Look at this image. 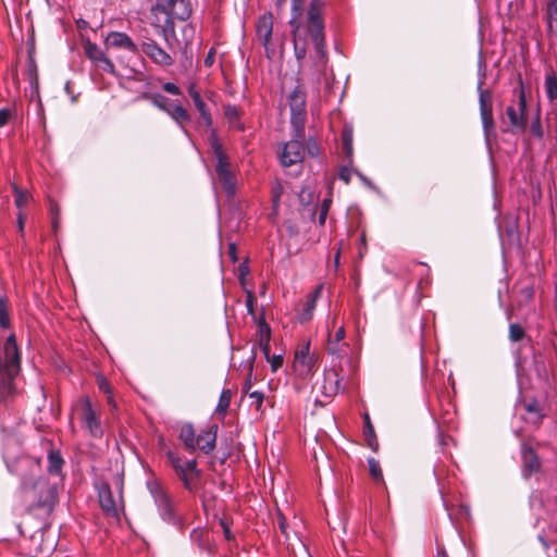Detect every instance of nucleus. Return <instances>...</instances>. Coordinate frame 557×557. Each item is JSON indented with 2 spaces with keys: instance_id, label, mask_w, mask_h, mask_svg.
<instances>
[{
  "instance_id": "f257e3e1",
  "label": "nucleus",
  "mask_w": 557,
  "mask_h": 557,
  "mask_svg": "<svg viewBox=\"0 0 557 557\" xmlns=\"http://www.w3.org/2000/svg\"><path fill=\"white\" fill-rule=\"evenodd\" d=\"M322 3L320 0H311L306 22L297 20V14L290 16L289 25L294 38V50L297 60H302L307 53L308 39L314 46L320 60L325 57L324 24L321 15Z\"/></svg>"
},
{
  "instance_id": "f03ea898",
  "label": "nucleus",
  "mask_w": 557,
  "mask_h": 557,
  "mask_svg": "<svg viewBox=\"0 0 557 557\" xmlns=\"http://www.w3.org/2000/svg\"><path fill=\"white\" fill-rule=\"evenodd\" d=\"M346 330L342 325L335 332L334 336H330L327 350L331 357V368L325 372L323 382V393L327 396L337 394L339 391H344L345 386H342L344 381V367L348 364L346 358L347 344L342 343L345 339Z\"/></svg>"
},
{
  "instance_id": "7ed1b4c3",
  "label": "nucleus",
  "mask_w": 557,
  "mask_h": 557,
  "mask_svg": "<svg viewBox=\"0 0 557 557\" xmlns=\"http://www.w3.org/2000/svg\"><path fill=\"white\" fill-rule=\"evenodd\" d=\"M18 492L29 509L51 511L58 499L57 487L42 475L32 482L24 481Z\"/></svg>"
},
{
  "instance_id": "20e7f679",
  "label": "nucleus",
  "mask_w": 557,
  "mask_h": 557,
  "mask_svg": "<svg viewBox=\"0 0 557 557\" xmlns=\"http://www.w3.org/2000/svg\"><path fill=\"white\" fill-rule=\"evenodd\" d=\"M4 357L0 358V400L13 393V380L21 368V357L14 334H10L4 343Z\"/></svg>"
},
{
  "instance_id": "39448f33",
  "label": "nucleus",
  "mask_w": 557,
  "mask_h": 557,
  "mask_svg": "<svg viewBox=\"0 0 557 557\" xmlns=\"http://www.w3.org/2000/svg\"><path fill=\"white\" fill-rule=\"evenodd\" d=\"M146 487L153 499L159 517L168 524L180 530L184 529L183 518L177 513L172 498L157 479H149Z\"/></svg>"
},
{
  "instance_id": "423d86ee",
  "label": "nucleus",
  "mask_w": 557,
  "mask_h": 557,
  "mask_svg": "<svg viewBox=\"0 0 557 557\" xmlns=\"http://www.w3.org/2000/svg\"><path fill=\"white\" fill-rule=\"evenodd\" d=\"M210 147L216 161L214 168L216 177L226 196L232 198L236 194L237 178L234 171L231 169L228 156L225 153L215 133L210 137Z\"/></svg>"
},
{
  "instance_id": "0eeeda50",
  "label": "nucleus",
  "mask_w": 557,
  "mask_h": 557,
  "mask_svg": "<svg viewBox=\"0 0 557 557\" xmlns=\"http://www.w3.org/2000/svg\"><path fill=\"white\" fill-rule=\"evenodd\" d=\"M165 456L184 487L188 492L195 493L197 491L196 481L200 478V470L197 467L196 459H184L172 449H168Z\"/></svg>"
},
{
  "instance_id": "6e6552de",
  "label": "nucleus",
  "mask_w": 557,
  "mask_h": 557,
  "mask_svg": "<svg viewBox=\"0 0 557 557\" xmlns=\"http://www.w3.org/2000/svg\"><path fill=\"white\" fill-rule=\"evenodd\" d=\"M153 11L165 14L164 33H174L173 20L186 21L193 12L190 0H157Z\"/></svg>"
},
{
  "instance_id": "1a4fd4ad",
  "label": "nucleus",
  "mask_w": 557,
  "mask_h": 557,
  "mask_svg": "<svg viewBox=\"0 0 557 557\" xmlns=\"http://www.w3.org/2000/svg\"><path fill=\"white\" fill-rule=\"evenodd\" d=\"M114 484L117 497L113 495L111 486L107 482H100L97 485L98 499L99 505L106 515L119 518L120 512L123 510V476L116 474L114 478Z\"/></svg>"
},
{
  "instance_id": "9d476101",
  "label": "nucleus",
  "mask_w": 557,
  "mask_h": 557,
  "mask_svg": "<svg viewBox=\"0 0 557 557\" xmlns=\"http://www.w3.org/2000/svg\"><path fill=\"white\" fill-rule=\"evenodd\" d=\"M3 459L9 472L20 478V484L41 476V465L38 458L28 455L11 458L8 453H3Z\"/></svg>"
},
{
  "instance_id": "9b49d317",
  "label": "nucleus",
  "mask_w": 557,
  "mask_h": 557,
  "mask_svg": "<svg viewBox=\"0 0 557 557\" xmlns=\"http://www.w3.org/2000/svg\"><path fill=\"white\" fill-rule=\"evenodd\" d=\"M484 62L480 60L479 62V82H478V92H479V104H480V115L483 126V132L485 139L488 141L490 136L495 131V124L493 119V102H492V92L487 89H483V85L485 82V71H484Z\"/></svg>"
},
{
  "instance_id": "f8f14e48",
  "label": "nucleus",
  "mask_w": 557,
  "mask_h": 557,
  "mask_svg": "<svg viewBox=\"0 0 557 557\" xmlns=\"http://www.w3.org/2000/svg\"><path fill=\"white\" fill-rule=\"evenodd\" d=\"M517 99L506 108V115L513 133H523L527 128V99L523 83L515 90Z\"/></svg>"
},
{
  "instance_id": "ddd939ff",
  "label": "nucleus",
  "mask_w": 557,
  "mask_h": 557,
  "mask_svg": "<svg viewBox=\"0 0 557 557\" xmlns=\"http://www.w3.org/2000/svg\"><path fill=\"white\" fill-rule=\"evenodd\" d=\"M297 129L293 128L292 139L283 144L280 152V162L282 166L287 168L293 164L299 163L305 158V128H302L301 136H297Z\"/></svg>"
},
{
  "instance_id": "4468645a",
  "label": "nucleus",
  "mask_w": 557,
  "mask_h": 557,
  "mask_svg": "<svg viewBox=\"0 0 557 557\" xmlns=\"http://www.w3.org/2000/svg\"><path fill=\"white\" fill-rule=\"evenodd\" d=\"M290 125L297 129L300 137L306 122V94L300 86H296L289 95Z\"/></svg>"
},
{
  "instance_id": "2eb2a0df",
  "label": "nucleus",
  "mask_w": 557,
  "mask_h": 557,
  "mask_svg": "<svg viewBox=\"0 0 557 557\" xmlns=\"http://www.w3.org/2000/svg\"><path fill=\"white\" fill-rule=\"evenodd\" d=\"M83 426L88 431L90 436L100 438L103 435L101 422L96 411L92 409L89 397L83 398Z\"/></svg>"
},
{
  "instance_id": "dca6fc26",
  "label": "nucleus",
  "mask_w": 557,
  "mask_h": 557,
  "mask_svg": "<svg viewBox=\"0 0 557 557\" xmlns=\"http://www.w3.org/2000/svg\"><path fill=\"white\" fill-rule=\"evenodd\" d=\"M141 51L157 65L168 67L174 63L171 54L168 53L152 39L141 44Z\"/></svg>"
},
{
  "instance_id": "f3484780",
  "label": "nucleus",
  "mask_w": 557,
  "mask_h": 557,
  "mask_svg": "<svg viewBox=\"0 0 557 557\" xmlns=\"http://www.w3.org/2000/svg\"><path fill=\"white\" fill-rule=\"evenodd\" d=\"M314 366L313 356L310 354L309 343L296 350L293 368L300 377H307Z\"/></svg>"
},
{
  "instance_id": "a211bd4d",
  "label": "nucleus",
  "mask_w": 557,
  "mask_h": 557,
  "mask_svg": "<svg viewBox=\"0 0 557 557\" xmlns=\"http://www.w3.org/2000/svg\"><path fill=\"white\" fill-rule=\"evenodd\" d=\"M522 476L529 479L533 473L540 471L541 461L534 449L528 444L521 445Z\"/></svg>"
},
{
  "instance_id": "6ab92c4d",
  "label": "nucleus",
  "mask_w": 557,
  "mask_h": 557,
  "mask_svg": "<svg viewBox=\"0 0 557 557\" xmlns=\"http://www.w3.org/2000/svg\"><path fill=\"white\" fill-rule=\"evenodd\" d=\"M216 434V424H211L206 429H202L199 434L196 435L197 448H199L206 455L212 453L215 448Z\"/></svg>"
},
{
  "instance_id": "aec40b11",
  "label": "nucleus",
  "mask_w": 557,
  "mask_h": 557,
  "mask_svg": "<svg viewBox=\"0 0 557 557\" xmlns=\"http://www.w3.org/2000/svg\"><path fill=\"white\" fill-rule=\"evenodd\" d=\"M187 91H188V95L191 98L196 109L198 110L199 115H200L201 120L203 121L205 125L207 127H211L212 126L211 113H210L206 102L201 98V95H200L199 90L197 89L196 84L190 83L188 85Z\"/></svg>"
},
{
  "instance_id": "412c9836",
  "label": "nucleus",
  "mask_w": 557,
  "mask_h": 557,
  "mask_svg": "<svg viewBox=\"0 0 557 557\" xmlns=\"http://www.w3.org/2000/svg\"><path fill=\"white\" fill-rule=\"evenodd\" d=\"M107 45L127 50L132 53H137L139 51L138 46L133 41V39L127 34L121 32H111L107 37Z\"/></svg>"
},
{
  "instance_id": "4be33fe9",
  "label": "nucleus",
  "mask_w": 557,
  "mask_h": 557,
  "mask_svg": "<svg viewBox=\"0 0 557 557\" xmlns=\"http://www.w3.org/2000/svg\"><path fill=\"white\" fill-rule=\"evenodd\" d=\"M273 30V17L270 12L264 13L258 18L256 34L258 39L262 42L264 47L271 41Z\"/></svg>"
},
{
  "instance_id": "5701e85b",
  "label": "nucleus",
  "mask_w": 557,
  "mask_h": 557,
  "mask_svg": "<svg viewBox=\"0 0 557 557\" xmlns=\"http://www.w3.org/2000/svg\"><path fill=\"white\" fill-rule=\"evenodd\" d=\"M323 285H319L313 290V293L308 296L302 305V309L297 313V319L300 323H305L312 318L315 308V301L323 294Z\"/></svg>"
},
{
  "instance_id": "b1692460",
  "label": "nucleus",
  "mask_w": 557,
  "mask_h": 557,
  "mask_svg": "<svg viewBox=\"0 0 557 557\" xmlns=\"http://www.w3.org/2000/svg\"><path fill=\"white\" fill-rule=\"evenodd\" d=\"M166 114L175 121L180 129L188 136L189 133L187 128L184 126V123L190 122V114L187 110L180 103H172Z\"/></svg>"
},
{
  "instance_id": "393cba45",
  "label": "nucleus",
  "mask_w": 557,
  "mask_h": 557,
  "mask_svg": "<svg viewBox=\"0 0 557 557\" xmlns=\"http://www.w3.org/2000/svg\"><path fill=\"white\" fill-rule=\"evenodd\" d=\"M189 537L200 552L212 553V541L208 531L195 528L191 530Z\"/></svg>"
},
{
  "instance_id": "a878e982",
  "label": "nucleus",
  "mask_w": 557,
  "mask_h": 557,
  "mask_svg": "<svg viewBox=\"0 0 557 557\" xmlns=\"http://www.w3.org/2000/svg\"><path fill=\"white\" fill-rule=\"evenodd\" d=\"M178 437L188 451L194 453L197 449L196 433L191 423H185L182 425Z\"/></svg>"
},
{
  "instance_id": "bb28decb",
  "label": "nucleus",
  "mask_w": 557,
  "mask_h": 557,
  "mask_svg": "<svg viewBox=\"0 0 557 557\" xmlns=\"http://www.w3.org/2000/svg\"><path fill=\"white\" fill-rule=\"evenodd\" d=\"M545 18L548 35L557 38V0L547 2Z\"/></svg>"
},
{
  "instance_id": "cd10ccee",
  "label": "nucleus",
  "mask_w": 557,
  "mask_h": 557,
  "mask_svg": "<svg viewBox=\"0 0 557 557\" xmlns=\"http://www.w3.org/2000/svg\"><path fill=\"white\" fill-rule=\"evenodd\" d=\"M300 205L311 214L314 215L317 211V206L314 203L315 195L314 190L305 186L300 189L298 194Z\"/></svg>"
},
{
  "instance_id": "c85d7f7f",
  "label": "nucleus",
  "mask_w": 557,
  "mask_h": 557,
  "mask_svg": "<svg viewBox=\"0 0 557 557\" xmlns=\"http://www.w3.org/2000/svg\"><path fill=\"white\" fill-rule=\"evenodd\" d=\"M48 471L50 474L59 475L62 471L64 460L59 450L51 449L47 456Z\"/></svg>"
},
{
  "instance_id": "c756f323",
  "label": "nucleus",
  "mask_w": 557,
  "mask_h": 557,
  "mask_svg": "<svg viewBox=\"0 0 557 557\" xmlns=\"http://www.w3.org/2000/svg\"><path fill=\"white\" fill-rule=\"evenodd\" d=\"M364 437L367 441L368 446L373 450L376 451L379 448L377 440L374 435L373 426L370 422V417L368 413H364Z\"/></svg>"
},
{
  "instance_id": "7c9ffc66",
  "label": "nucleus",
  "mask_w": 557,
  "mask_h": 557,
  "mask_svg": "<svg viewBox=\"0 0 557 557\" xmlns=\"http://www.w3.org/2000/svg\"><path fill=\"white\" fill-rule=\"evenodd\" d=\"M544 89L549 101L557 100V76L555 73L546 74Z\"/></svg>"
},
{
  "instance_id": "2f4dec72",
  "label": "nucleus",
  "mask_w": 557,
  "mask_h": 557,
  "mask_svg": "<svg viewBox=\"0 0 557 557\" xmlns=\"http://www.w3.org/2000/svg\"><path fill=\"white\" fill-rule=\"evenodd\" d=\"M232 399L231 389H223L220 394L219 401L215 408V412L224 417L227 412Z\"/></svg>"
},
{
  "instance_id": "473e14b6",
  "label": "nucleus",
  "mask_w": 557,
  "mask_h": 557,
  "mask_svg": "<svg viewBox=\"0 0 557 557\" xmlns=\"http://www.w3.org/2000/svg\"><path fill=\"white\" fill-rule=\"evenodd\" d=\"M284 187L283 185L276 181L271 189L272 193V214L277 215L278 214V207H280V199L283 195Z\"/></svg>"
},
{
  "instance_id": "72a5a7b5",
  "label": "nucleus",
  "mask_w": 557,
  "mask_h": 557,
  "mask_svg": "<svg viewBox=\"0 0 557 557\" xmlns=\"http://www.w3.org/2000/svg\"><path fill=\"white\" fill-rule=\"evenodd\" d=\"M85 53L87 58L94 63H97L104 55V52L96 44L92 42L86 44Z\"/></svg>"
},
{
  "instance_id": "f704fd0d",
  "label": "nucleus",
  "mask_w": 557,
  "mask_h": 557,
  "mask_svg": "<svg viewBox=\"0 0 557 557\" xmlns=\"http://www.w3.org/2000/svg\"><path fill=\"white\" fill-rule=\"evenodd\" d=\"M11 326V321L8 312V304L4 297H0V329L8 330Z\"/></svg>"
},
{
  "instance_id": "c9c22d12",
  "label": "nucleus",
  "mask_w": 557,
  "mask_h": 557,
  "mask_svg": "<svg viewBox=\"0 0 557 557\" xmlns=\"http://www.w3.org/2000/svg\"><path fill=\"white\" fill-rule=\"evenodd\" d=\"M151 103L165 113L169 111L172 104L165 96L159 92L152 95Z\"/></svg>"
},
{
  "instance_id": "e433bc0d",
  "label": "nucleus",
  "mask_w": 557,
  "mask_h": 557,
  "mask_svg": "<svg viewBox=\"0 0 557 557\" xmlns=\"http://www.w3.org/2000/svg\"><path fill=\"white\" fill-rule=\"evenodd\" d=\"M287 0H275V4L277 8H281L286 3ZM305 0H292V16L294 13L297 14V20L302 18V4Z\"/></svg>"
},
{
  "instance_id": "4c0bfd02",
  "label": "nucleus",
  "mask_w": 557,
  "mask_h": 557,
  "mask_svg": "<svg viewBox=\"0 0 557 557\" xmlns=\"http://www.w3.org/2000/svg\"><path fill=\"white\" fill-rule=\"evenodd\" d=\"M14 190V203L17 208H23L27 205L29 195L27 191L18 188L16 185L13 186Z\"/></svg>"
},
{
  "instance_id": "58836bf2",
  "label": "nucleus",
  "mask_w": 557,
  "mask_h": 557,
  "mask_svg": "<svg viewBox=\"0 0 557 557\" xmlns=\"http://www.w3.org/2000/svg\"><path fill=\"white\" fill-rule=\"evenodd\" d=\"M368 465H369V471H370L371 476L377 482L383 481V473H382L379 461L375 460L374 458H369Z\"/></svg>"
},
{
  "instance_id": "ea45409f",
  "label": "nucleus",
  "mask_w": 557,
  "mask_h": 557,
  "mask_svg": "<svg viewBox=\"0 0 557 557\" xmlns=\"http://www.w3.org/2000/svg\"><path fill=\"white\" fill-rule=\"evenodd\" d=\"M258 332H259V341L265 344V342H270L271 339V329L270 325L264 321L263 318H261L259 324H258Z\"/></svg>"
},
{
  "instance_id": "a19ab883",
  "label": "nucleus",
  "mask_w": 557,
  "mask_h": 557,
  "mask_svg": "<svg viewBox=\"0 0 557 557\" xmlns=\"http://www.w3.org/2000/svg\"><path fill=\"white\" fill-rule=\"evenodd\" d=\"M100 70L114 74L115 73V66L113 62L104 54L97 63H95Z\"/></svg>"
},
{
  "instance_id": "79ce46f5",
  "label": "nucleus",
  "mask_w": 557,
  "mask_h": 557,
  "mask_svg": "<svg viewBox=\"0 0 557 557\" xmlns=\"http://www.w3.org/2000/svg\"><path fill=\"white\" fill-rule=\"evenodd\" d=\"M524 336V330L519 324L512 323L509 326V338L512 342H518Z\"/></svg>"
},
{
  "instance_id": "37998d69",
  "label": "nucleus",
  "mask_w": 557,
  "mask_h": 557,
  "mask_svg": "<svg viewBox=\"0 0 557 557\" xmlns=\"http://www.w3.org/2000/svg\"><path fill=\"white\" fill-rule=\"evenodd\" d=\"M249 398L251 399V406H256L257 410H260L263 400H264V394L260 391H253L248 394Z\"/></svg>"
},
{
  "instance_id": "c03bdc74",
  "label": "nucleus",
  "mask_w": 557,
  "mask_h": 557,
  "mask_svg": "<svg viewBox=\"0 0 557 557\" xmlns=\"http://www.w3.org/2000/svg\"><path fill=\"white\" fill-rule=\"evenodd\" d=\"M305 150H307L308 154L311 157H318L320 154L319 145L312 137L307 140Z\"/></svg>"
},
{
  "instance_id": "a18cd8bd",
  "label": "nucleus",
  "mask_w": 557,
  "mask_h": 557,
  "mask_svg": "<svg viewBox=\"0 0 557 557\" xmlns=\"http://www.w3.org/2000/svg\"><path fill=\"white\" fill-rule=\"evenodd\" d=\"M267 360L270 362L273 372H276L283 364V357L281 355L269 356Z\"/></svg>"
},
{
  "instance_id": "49530a36",
  "label": "nucleus",
  "mask_w": 557,
  "mask_h": 557,
  "mask_svg": "<svg viewBox=\"0 0 557 557\" xmlns=\"http://www.w3.org/2000/svg\"><path fill=\"white\" fill-rule=\"evenodd\" d=\"M531 132L537 138H542V136H543V131H542L541 121H540V112H537L536 119L531 124Z\"/></svg>"
},
{
  "instance_id": "de8ad7c7",
  "label": "nucleus",
  "mask_w": 557,
  "mask_h": 557,
  "mask_svg": "<svg viewBox=\"0 0 557 557\" xmlns=\"http://www.w3.org/2000/svg\"><path fill=\"white\" fill-rule=\"evenodd\" d=\"M162 89H163L165 92H168V94H170V95H173V96H178V95H181V88H180L176 84H174V83H172V82H166V83H164V84L162 85Z\"/></svg>"
},
{
  "instance_id": "09e8293b",
  "label": "nucleus",
  "mask_w": 557,
  "mask_h": 557,
  "mask_svg": "<svg viewBox=\"0 0 557 557\" xmlns=\"http://www.w3.org/2000/svg\"><path fill=\"white\" fill-rule=\"evenodd\" d=\"M330 202H331V200H329V199H324L323 200L322 207H321L320 212H319V222H320V224H323L325 222V219H326V215H327V212H329Z\"/></svg>"
},
{
  "instance_id": "8fccbe9b",
  "label": "nucleus",
  "mask_w": 557,
  "mask_h": 557,
  "mask_svg": "<svg viewBox=\"0 0 557 557\" xmlns=\"http://www.w3.org/2000/svg\"><path fill=\"white\" fill-rule=\"evenodd\" d=\"M224 113L230 121H234L239 116L238 109L235 106H227Z\"/></svg>"
},
{
  "instance_id": "3c124183",
  "label": "nucleus",
  "mask_w": 557,
  "mask_h": 557,
  "mask_svg": "<svg viewBox=\"0 0 557 557\" xmlns=\"http://www.w3.org/2000/svg\"><path fill=\"white\" fill-rule=\"evenodd\" d=\"M11 119L10 109L3 108L0 110V126H4Z\"/></svg>"
},
{
  "instance_id": "603ef678",
  "label": "nucleus",
  "mask_w": 557,
  "mask_h": 557,
  "mask_svg": "<svg viewBox=\"0 0 557 557\" xmlns=\"http://www.w3.org/2000/svg\"><path fill=\"white\" fill-rule=\"evenodd\" d=\"M98 385H99V388L104 392L106 394H111V387H110V384L109 382L107 381L106 377L103 376H100L98 379Z\"/></svg>"
},
{
  "instance_id": "864d4df0",
  "label": "nucleus",
  "mask_w": 557,
  "mask_h": 557,
  "mask_svg": "<svg viewBox=\"0 0 557 557\" xmlns=\"http://www.w3.org/2000/svg\"><path fill=\"white\" fill-rule=\"evenodd\" d=\"M277 524H278V529L281 530V532L285 536H287V521H286L285 517L282 513L278 515Z\"/></svg>"
},
{
  "instance_id": "5fc2aeb1",
  "label": "nucleus",
  "mask_w": 557,
  "mask_h": 557,
  "mask_svg": "<svg viewBox=\"0 0 557 557\" xmlns=\"http://www.w3.org/2000/svg\"><path fill=\"white\" fill-rule=\"evenodd\" d=\"M342 147L345 152H348V128L344 126L342 129Z\"/></svg>"
},
{
  "instance_id": "6e6d98bb",
  "label": "nucleus",
  "mask_w": 557,
  "mask_h": 557,
  "mask_svg": "<svg viewBox=\"0 0 557 557\" xmlns=\"http://www.w3.org/2000/svg\"><path fill=\"white\" fill-rule=\"evenodd\" d=\"M51 216H52V227L54 228V231L57 230L58 227V215H59V209L55 205H51Z\"/></svg>"
},
{
  "instance_id": "4d7b16f0",
  "label": "nucleus",
  "mask_w": 557,
  "mask_h": 557,
  "mask_svg": "<svg viewBox=\"0 0 557 557\" xmlns=\"http://www.w3.org/2000/svg\"><path fill=\"white\" fill-rule=\"evenodd\" d=\"M214 55H215V51L213 48H211L203 60V63L206 66H208V67L212 66V64L214 62Z\"/></svg>"
},
{
  "instance_id": "13d9d810",
  "label": "nucleus",
  "mask_w": 557,
  "mask_h": 557,
  "mask_svg": "<svg viewBox=\"0 0 557 557\" xmlns=\"http://www.w3.org/2000/svg\"><path fill=\"white\" fill-rule=\"evenodd\" d=\"M64 90L66 92V95L70 96L71 98V102L72 103H75L76 102V99H77V96L73 92L72 88H71V82H66L65 85H64Z\"/></svg>"
},
{
  "instance_id": "bf43d9fd",
  "label": "nucleus",
  "mask_w": 557,
  "mask_h": 557,
  "mask_svg": "<svg viewBox=\"0 0 557 557\" xmlns=\"http://www.w3.org/2000/svg\"><path fill=\"white\" fill-rule=\"evenodd\" d=\"M251 374H252V368H250V371H249V374H248V377L246 379L245 383H244V386H243V391L247 394H249L250 392V388H251V385H252V382H251Z\"/></svg>"
},
{
  "instance_id": "052dcab7",
  "label": "nucleus",
  "mask_w": 557,
  "mask_h": 557,
  "mask_svg": "<svg viewBox=\"0 0 557 557\" xmlns=\"http://www.w3.org/2000/svg\"><path fill=\"white\" fill-rule=\"evenodd\" d=\"M339 178L348 184V165H343L338 174Z\"/></svg>"
},
{
  "instance_id": "680f3d73",
  "label": "nucleus",
  "mask_w": 557,
  "mask_h": 557,
  "mask_svg": "<svg viewBox=\"0 0 557 557\" xmlns=\"http://www.w3.org/2000/svg\"><path fill=\"white\" fill-rule=\"evenodd\" d=\"M525 409L529 412L539 413L540 406H539V404L536 401H532V403H529V404L525 405Z\"/></svg>"
},
{
  "instance_id": "e2e57ef3",
  "label": "nucleus",
  "mask_w": 557,
  "mask_h": 557,
  "mask_svg": "<svg viewBox=\"0 0 557 557\" xmlns=\"http://www.w3.org/2000/svg\"><path fill=\"white\" fill-rule=\"evenodd\" d=\"M258 343H259V346H260L262 352L264 354L265 359H269V356H270V342H265V344L262 343V342H258Z\"/></svg>"
},
{
  "instance_id": "0e129e2a",
  "label": "nucleus",
  "mask_w": 557,
  "mask_h": 557,
  "mask_svg": "<svg viewBox=\"0 0 557 557\" xmlns=\"http://www.w3.org/2000/svg\"><path fill=\"white\" fill-rule=\"evenodd\" d=\"M246 307H247L248 313L253 314V299L250 295L246 299Z\"/></svg>"
},
{
  "instance_id": "69168bd1",
  "label": "nucleus",
  "mask_w": 557,
  "mask_h": 557,
  "mask_svg": "<svg viewBox=\"0 0 557 557\" xmlns=\"http://www.w3.org/2000/svg\"><path fill=\"white\" fill-rule=\"evenodd\" d=\"M228 252H230L231 258L235 261L237 258H236V245L234 243H231L228 245Z\"/></svg>"
},
{
  "instance_id": "338daca9",
  "label": "nucleus",
  "mask_w": 557,
  "mask_h": 557,
  "mask_svg": "<svg viewBox=\"0 0 557 557\" xmlns=\"http://www.w3.org/2000/svg\"><path fill=\"white\" fill-rule=\"evenodd\" d=\"M17 227H18V231L21 233H23V231H24V216L22 215V213H18V215H17Z\"/></svg>"
},
{
  "instance_id": "774afa93",
  "label": "nucleus",
  "mask_w": 557,
  "mask_h": 557,
  "mask_svg": "<svg viewBox=\"0 0 557 557\" xmlns=\"http://www.w3.org/2000/svg\"><path fill=\"white\" fill-rule=\"evenodd\" d=\"M338 543H339V546H341V548H342L343 553H344V554H347V553H348V550H347V546H346L345 541H344V540H339V542H338Z\"/></svg>"
}]
</instances>
